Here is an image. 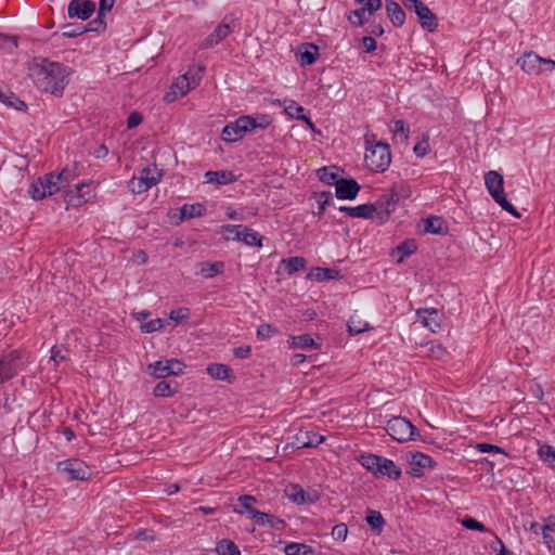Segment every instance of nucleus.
Here are the masks:
<instances>
[{"instance_id":"51","label":"nucleus","mask_w":555,"mask_h":555,"mask_svg":"<svg viewBox=\"0 0 555 555\" xmlns=\"http://www.w3.org/2000/svg\"><path fill=\"white\" fill-rule=\"evenodd\" d=\"M105 17L102 15H99L89 22L87 25H85V28H87L88 31H94V33H101L104 31L106 28V22L104 20Z\"/></svg>"},{"instance_id":"40","label":"nucleus","mask_w":555,"mask_h":555,"mask_svg":"<svg viewBox=\"0 0 555 555\" xmlns=\"http://www.w3.org/2000/svg\"><path fill=\"white\" fill-rule=\"evenodd\" d=\"M286 496L296 504H305L307 503L306 500V492L305 490L298 486V485H291L285 489Z\"/></svg>"},{"instance_id":"11","label":"nucleus","mask_w":555,"mask_h":555,"mask_svg":"<svg viewBox=\"0 0 555 555\" xmlns=\"http://www.w3.org/2000/svg\"><path fill=\"white\" fill-rule=\"evenodd\" d=\"M95 9V2L92 0H72L68 3L67 15L69 18L87 21Z\"/></svg>"},{"instance_id":"5","label":"nucleus","mask_w":555,"mask_h":555,"mask_svg":"<svg viewBox=\"0 0 555 555\" xmlns=\"http://www.w3.org/2000/svg\"><path fill=\"white\" fill-rule=\"evenodd\" d=\"M386 431L392 439L399 442L415 440L416 436H420L417 428L410 421L401 416L389 420L386 425Z\"/></svg>"},{"instance_id":"58","label":"nucleus","mask_w":555,"mask_h":555,"mask_svg":"<svg viewBox=\"0 0 555 555\" xmlns=\"http://www.w3.org/2000/svg\"><path fill=\"white\" fill-rule=\"evenodd\" d=\"M190 311L188 308L173 309L170 312V319L177 323L183 322L189 319Z\"/></svg>"},{"instance_id":"8","label":"nucleus","mask_w":555,"mask_h":555,"mask_svg":"<svg viewBox=\"0 0 555 555\" xmlns=\"http://www.w3.org/2000/svg\"><path fill=\"white\" fill-rule=\"evenodd\" d=\"M149 367L152 370L151 375L160 379L167 376H178L183 374L186 365L178 359H170L156 361L150 364Z\"/></svg>"},{"instance_id":"16","label":"nucleus","mask_w":555,"mask_h":555,"mask_svg":"<svg viewBox=\"0 0 555 555\" xmlns=\"http://www.w3.org/2000/svg\"><path fill=\"white\" fill-rule=\"evenodd\" d=\"M416 313L422 324L433 333L440 328L442 315L437 309H420Z\"/></svg>"},{"instance_id":"37","label":"nucleus","mask_w":555,"mask_h":555,"mask_svg":"<svg viewBox=\"0 0 555 555\" xmlns=\"http://www.w3.org/2000/svg\"><path fill=\"white\" fill-rule=\"evenodd\" d=\"M306 263V259L299 256L289 257L282 260V264H284V268L288 274H294L295 272L305 269Z\"/></svg>"},{"instance_id":"38","label":"nucleus","mask_w":555,"mask_h":555,"mask_svg":"<svg viewBox=\"0 0 555 555\" xmlns=\"http://www.w3.org/2000/svg\"><path fill=\"white\" fill-rule=\"evenodd\" d=\"M424 231L430 234H442L443 233V221L442 218L431 216L424 219Z\"/></svg>"},{"instance_id":"54","label":"nucleus","mask_w":555,"mask_h":555,"mask_svg":"<svg viewBox=\"0 0 555 555\" xmlns=\"http://www.w3.org/2000/svg\"><path fill=\"white\" fill-rule=\"evenodd\" d=\"M54 177L60 181L61 184H64V189L69 186V183L75 178L74 170L69 168H64L59 173H54Z\"/></svg>"},{"instance_id":"52","label":"nucleus","mask_w":555,"mask_h":555,"mask_svg":"<svg viewBox=\"0 0 555 555\" xmlns=\"http://www.w3.org/2000/svg\"><path fill=\"white\" fill-rule=\"evenodd\" d=\"M165 326L163 319H154L141 324V331L144 333H154L160 331Z\"/></svg>"},{"instance_id":"15","label":"nucleus","mask_w":555,"mask_h":555,"mask_svg":"<svg viewBox=\"0 0 555 555\" xmlns=\"http://www.w3.org/2000/svg\"><path fill=\"white\" fill-rule=\"evenodd\" d=\"M415 14L418 17V22L422 28L427 29L433 33L438 27V18L435 13L425 4H418L417 9L414 10Z\"/></svg>"},{"instance_id":"23","label":"nucleus","mask_w":555,"mask_h":555,"mask_svg":"<svg viewBox=\"0 0 555 555\" xmlns=\"http://www.w3.org/2000/svg\"><path fill=\"white\" fill-rule=\"evenodd\" d=\"M300 64L312 65L319 56V48L314 43H304L299 49Z\"/></svg>"},{"instance_id":"1","label":"nucleus","mask_w":555,"mask_h":555,"mask_svg":"<svg viewBox=\"0 0 555 555\" xmlns=\"http://www.w3.org/2000/svg\"><path fill=\"white\" fill-rule=\"evenodd\" d=\"M30 77L36 87L47 93L61 96L70 74L68 67L57 62H51L48 59H41L40 62H34L29 68Z\"/></svg>"},{"instance_id":"24","label":"nucleus","mask_w":555,"mask_h":555,"mask_svg":"<svg viewBox=\"0 0 555 555\" xmlns=\"http://www.w3.org/2000/svg\"><path fill=\"white\" fill-rule=\"evenodd\" d=\"M382 456L372 454V453H362L358 457V462L369 472L374 475H377V472L380 470V462Z\"/></svg>"},{"instance_id":"4","label":"nucleus","mask_w":555,"mask_h":555,"mask_svg":"<svg viewBox=\"0 0 555 555\" xmlns=\"http://www.w3.org/2000/svg\"><path fill=\"white\" fill-rule=\"evenodd\" d=\"M225 241H240L247 246L262 247V236L255 230L243 224H224L221 227Z\"/></svg>"},{"instance_id":"36","label":"nucleus","mask_w":555,"mask_h":555,"mask_svg":"<svg viewBox=\"0 0 555 555\" xmlns=\"http://www.w3.org/2000/svg\"><path fill=\"white\" fill-rule=\"evenodd\" d=\"M317 281L334 280L339 276V271L328 268H314L308 275Z\"/></svg>"},{"instance_id":"60","label":"nucleus","mask_w":555,"mask_h":555,"mask_svg":"<svg viewBox=\"0 0 555 555\" xmlns=\"http://www.w3.org/2000/svg\"><path fill=\"white\" fill-rule=\"evenodd\" d=\"M276 333V330L270 324L260 325L257 330V336L261 339L272 337Z\"/></svg>"},{"instance_id":"44","label":"nucleus","mask_w":555,"mask_h":555,"mask_svg":"<svg viewBox=\"0 0 555 555\" xmlns=\"http://www.w3.org/2000/svg\"><path fill=\"white\" fill-rule=\"evenodd\" d=\"M28 194L35 201H40L47 197L42 177H39L29 185Z\"/></svg>"},{"instance_id":"30","label":"nucleus","mask_w":555,"mask_h":555,"mask_svg":"<svg viewBox=\"0 0 555 555\" xmlns=\"http://www.w3.org/2000/svg\"><path fill=\"white\" fill-rule=\"evenodd\" d=\"M297 440L300 442L302 448H313L321 444L324 441V437L313 431H306L300 434L297 437Z\"/></svg>"},{"instance_id":"22","label":"nucleus","mask_w":555,"mask_h":555,"mask_svg":"<svg viewBox=\"0 0 555 555\" xmlns=\"http://www.w3.org/2000/svg\"><path fill=\"white\" fill-rule=\"evenodd\" d=\"M205 70L204 66H198L197 70L194 74L185 73L182 76V82H185V88L181 87L180 96H183L186 92H189L191 89H194L201 81L203 73Z\"/></svg>"},{"instance_id":"17","label":"nucleus","mask_w":555,"mask_h":555,"mask_svg":"<svg viewBox=\"0 0 555 555\" xmlns=\"http://www.w3.org/2000/svg\"><path fill=\"white\" fill-rule=\"evenodd\" d=\"M82 189H89V183H77L75 189L65 192L64 201L73 207H80L89 201V193H81Z\"/></svg>"},{"instance_id":"31","label":"nucleus","mask_w":555,"mask_h":555,"mask_svg":"<svg viewBox=\"0 0 555 555\" xmlns=\"http://www.w3.org/2000/svg\"><path fill=\"white\" fill-rule=\"evenodd\" d=\"M318 177L323 183L328 185H335V183L339 181L338 168L335 166L322 167L318 170Z\"/></svg>"},{"instance_id":"25","label":"nucleus","mask_w":555,"mask_h":555,"mask_svg":"<svg viewBox=\"0 0 555 555\" xmlns=\"http://www.w3.org/2000/svg\"><path fill=\"white\" fill-rule=\"evenodd\" d=\"M380 470L377 472V475L387 476L393 480H397L401 477V469L395 464L393 461L382 456Z\"/></svg>"},{"instance_id":"20","label":"nucleus","mask_w":555,"mask_h":555,"mask_svg":"<svg viewBox=\"0 0 555 555\" xmlns=\"http://www.w3.org/2000/svg\"><path fill=\"white\" fill-rule=\"evenodd\" d=\"M339 211L346 212L351 218H373L376 207L373 204H362L356 207L340 206Z\"/></svg>"},{"instance_id":"32","label":"nucleus","mask_w":555,"mask_h":555,"mask_svg":"<svg viewBox=\"0 0 555 555\" xmlns=\"http://www.w3.org/2000/svg\"><path fill=\"white\" fill-rule=\"evenodd\" d=\"M371 529L377 533H380L385 526V519L383 515L374 509H369L365 518Z\"/></svg>"},{"instance_id":"49","label":"nucleus","mask_w":555,"mask_h":555,"mask_svg":"<svg viewBox=\"0 0 555 555\" xmlns=\"http://www.w3.org/2000/svg\"><path fill=\"white\" fill-rule=\"evenodd\" d=\"M348 20L356 27L363 26L367 22V17H365V12L362 8L351 11L348 15Z\"/></svg>"},{"instance_id":"26","label":"nucleus","mask_w":555,"mask_h":555,"mask_svg":"<svg viewBox=\"0 0 555 555\" xmlns=\"http://www.w3.org/2000/svg\"><path fill=\"white\" fill-rule=\"evenodd\" d=\"M205 212L206 208L201 203H195L191 205L185 204L180 208L179 220L183 221L185 219H191L194 217H202L203 215H205Z\"/></svg>"},{"instance_id":"21","label":"nucleus","mask_w":555,"mask_h":555,"mask_svg":"<svg viewBox=\"0 0 555 555\" xmlns=\"http://www.w3.org/2000/svg\"><path fill=\"white\" fill-rule=\"evenodd\" d=\"M205 179L208 183L223 185L236 181V176L230 170L207 171L205 173Z\"/></svg>"},{"instance_id":"62","label":"nucleus","mask_w":555,"mask_h":555,"mask_svg":"<svg viewBox=\"0 0 555 555\" xmlns=\"http://www.w3.org/2000/svg\"><path fill=\"white\" fill-rule=\"evenodd\" d=\"M67 352L68 351L65 350V353H64L63 349L61 347L54 346L51 349V360H53L55 364H59L60 362L65 361L67 359V356H66Z\"/></svg>"},{"instance_id":"43","label":"nucleus","mask_w":555,"mask_h":555,"mask_svg":"<svg viewBox=\"0 0 555 555\" xmlns=\"http://www.w3.org/2000/svg\"><path fill=\"white\" fill-rule=\"evenodd\" d=\"M314 198L317 203L319 204V210L317 215L319 217H322L326 206L331 205L333 203V194L330 191H323L314 193Z\"/></svg>"},{"instance_id":"64","label":"nucleus","mask_w":555,"mask_h":555,"mask_svg":"<svg viewBox=\"0 0 555 555\" xmlns=\"http://www.w3.org/2000/svg\"><path fill=\"white\" fill-rule=\"evenodd\" d=\"M302 547L304 543L291 542L285 546L284 552L286 555H301Z\"/></svg>"},{"instance_id":"7","label":"nucleus","mask_w":555,"mask_h":555,"mask_svg":"<svg viewBox=\"0 0 555 555\" xmlns=\"http://www.w3.org/2000/svg\"><path fill=\"white\" fill-rule=\"evenodd\" d=\"M517 64L528 75H539L543 70V65L546 69L552 70L555 68V61L539 56L535 52H527L518 57Z\"/></svg>"},{"instance_id":"29","label":"nucleus","mask_w":555,"mask_h":555,"mask_svg":"<svg viewBox=\"0 0 555 555\" xmlns=\"http://www.w3.org/2000/svg\"><path fill=\"white\" fill-rule=\"evenodd\" d=\"M157 181L158 180L156 178H151L150 182L144 181L143 178H132L128 182V188L132 193L140 194L155 185Z\"/></svg>"},{"instance_id":"2","label":"nucleus","mask_w":555,"mask_h":555,"mask_svg":"<svg viewBox=\"0 0 555 555\" xmlns=\"http://www.w3.org/2000/svg\"><path fill=\"white\" fill-rule=\"evenodd\" d=\"M375 135L365 138L366 151L364 162L366 168L375 172H384L388 169L391 162L390 146L386 142H376Z\"/></svg>"},{"instance_id":"48","label":"nucleus","mask_w":555,"mask_h":555,"mask_svg":"<svg viewBox=\"0 0 555 555\" xmlns=\"http://www.w3.org/2000/svg\"><path fill=\"white\" fill-rule=\"evenodd\" d=\"M222 140L225 142H235L243 138L242 133L238 132V129L236 126H234V122H230L225 125L222 129Z\"/></svg>"},{"instance_id":"14","label":"nucleus","mask_w":555,"mask_h":555,"mask_svg":"<svg viewBox=\"0 0 555 555\" xmlns=\"http://www.w3.org/2000/svg\"><path fill=\"white\" fill-rule=\"evenodd\" d=\"M227 17L220 23L215 30L208 35L199 44L201 49H209L217 46L220 41L225 39L233 29L230 24L225 22Z\"/></svg>"},{"instance_id":"34","label":"nucleus","mask_w":555,"mask_h":555,"mask_svg":"<svg viewBox=\"0 0 555 555\" xmlns=\"http://www.w3.org/2000/svg\"><path fill=\"white\" fill-rule=\"evenodd\" d=\"M42 181L44 184V191L47 193V197L57 193L60 190L64 189V184H61L60 181L54 177L53 172L47 173L42 176Z\"/></svg>"},{"instance_id":"47","label":"nucleus","mask_w":555,"mask_h":555,"mask_svg":"<svg viewBox=\"0 0 555 555\" xmlns=\"http://www.w3.org/2000/svg\"><path fill=\"white\" fill-rule=\"evenodd\" d=\"M63 36L67 38H76L85 33H87V28L85 25L68 23L62 26Z\"/></svg>"},{"instance_id":"19","label":"nucleus","mask_w":555,"mask_h":555,"mask_svg":"<svg viewBox=\"0 0 555 555\" xmlns=\"http://www.w3.org/2000/svg\"><path fill=\"white\" fill-rule=\"evenodd\" d=\"M206 371L214 379L225 380L230 384L235 380L232 369L227 364L212 363L207 366Z\"/></svg>"},{"instance_id":"45","label":"nucleus","mask_w":555,"mask_h":555,"mask_svg":"<svg viewBox=\"0 0 555 555\" xmlns=\"http://www.w3.org/2000/svg\"><path fill=\"white\" fill-rule=\"evenodd\" d=\"M234 126H236L238 132L244 137L246 132L255 129V117L249 115L241 116L234 121Z\"/></svg>"},{"instance_id":"33","label":"nucleus","mask_w":555,"mask_h":555,"mask_svg":"<svg viewBox=\"0 0 555 555\" xmlns=\"http://www.w3.org/2000/svg\"><path fill=\"white\" fill-rule=\"evenodd\" d=\"M224 269V263L222 261L215 262H203L201 268V274L206 279H211L218 274H221Z\"/></svg>"},{"instance_id":"3","label":"nucleus","mask_w":555,"mask_h":555,"mask_svg":"<svg viewBox=\"0 0 555 555\" xmlns=\"http://www.w3.org/2000/svg\"><path fill=\"white\" fill-rule=\"evenodd\" d=\"M485 184L492 198L501 208L515 217H520L517 209L507 201L504 193V179L498 171L491 170L485 176Z\"/></svg>"},{"instance_id":"63","label":"nucleus","mask_w":555,"mask_h":555,"mask_svg":"<svg viewBox=\"0 0 555 555\" xmlns=\"http://www.w3.org/2000/svg\"><path fill=\"white\" fill-rule=\"evenodd\" d=\"M285 521L279 517H275L271 514H268L267 525L268 527L275 529V530H282L285 528Z\"/></svg>"},{"instance_id":"6","label":"nucleus","mask_w":555,"mask_h":555,"mask_svg":"<svg viewBox=\"0 0 555 555\" xmlns=\"http://www.w3.org/2000/svg\"><path fill=\"white\" fill-rule=\"evenodd\" d=\"M23 352L11 350L0 357V385L17 375L23 365Z\"/></svg>"},{"instance_id":"59","label":"nucleus","mask_w":555,"mask_h":555,"mask_svg":"<svg viewBox=\"0 0 555 555\" xmlns=\"http://www.w3.org/2000/svg\"><path fill=\"white\" fill-rule=\"evenodd\" d=\"M391 131L395 134L400 133L404 137V139H408L410 128L403 120L398 119L393 121V127L391 128Z\"/></svg>"},{"instance_id":"13","label":"nucleus","mask_w":555,"mask_h":555,"mask_svg":"<svg viewBox=\"0 0 555 555\" xmlns=\"http://www.w3.org/2000/svg\"><path fill=\"white\" fill-rule=\"evenodd\" d=\"M409 463L412 466L409 474L413 477L420 478L423 476V468H435L436 462L429 456L421 452L411 453Z\"/></svg>"},{"instance_id":"56","label":"nucleus","mask_w":555,"mask_h":555,"mask_svg":"<svg viewBox=\"0 0 555 555\" xmlns=\"http://www.w3.org/2000/svg\"><path fill=\"white\" fill-rule=\"evenodd\" d=\"M462 525L469 530H476L480 532L488 531L483 524L472 517H466L465 519H463Z\"/></svg>"},{"instance_id":"57","label":"nucleus","mask_w":555,"mask_h":555,"mask_svg":"<svg viewBox=\"0 0 555 555\" xmlns=\"http://www.w3.org/2000/svg\"><path fill=\"white\" fill-rule=\"evenodd\" d=\"M347 533H348V527L346 524H343V522L334 526L332 529V532H331L332 537L338 541L346 540Z\"/></svg>"},{"instance_id":"53","label":"nucleus","mask_w":555,"mask_h":555,"mask_svg":"<svg viewBox=\"0 0 555 555\" xmlns=\"http://www.w3.org/2000/svg\"><path fill=\"white\" fill-rule=\"evenodd\" d=\"M539 455L544 462L555 466V450L551 446H542L539 449Z\"/></svg>"},{"instance_id":"39","label":"nucleus","mask_w":555,"mask_h":555,"mask_svg":"<svg viewBox=\"0 0 555 555\" xmlns=\"http://www.w3.org/2000/svg\"><path fill=\"white\" fill-rule=\"evenodd\" d=\"M216 552L218 555H241L237 545L228 539H222L217 543Z\"/></svg>"},{"instance_id":"28","label":"nucleus","mask_w":555,"mask_h":555,"mask_svg":"<svg viewBox=\"0 0 555 555\" xmlns=\"http://www.w3.org/2000/svg\"><path fill=\"white\" fill-rule=\"evenodd\" d=\"M0 102L5 104L9 107H13L17 111H25L27 105L24 101L20 100L13 92L11 91H2L0 90Z\"/></svg>"},{"instance_id":"42","label":"nucleus","mask_w":555,"mask_h":555,"mask_svg":"<svg viewBox=\"0 0 555 555\" xmlns=\"http://www.w3.org/2000/svg\"><path fill=\"white\" fill-rule=\"evenodd\" d=\"M347 326H348V332L351 335H358V334H361V333L370 330L369 323L366 321L362 320L358 315H352L349 319Z\"/></svg>"},{"instance_id":"12","label":"nucleus","mask_w":555,"mask_h":555,"mask_svg":"<svg viewBox=\"0 0 555 555\" xmlns=\"http://www.w3.org/2000/svg\"><path fill=\"white\" fill-rule=\"evenodd\" d=\"M335 195L338 199H354L360 190V184L352 178L349 179H339L338 182L335 183Z\"/></svg>"},{"instance_id":"61","label":"nucleus","mask_w":555,"mask_h":555,"mask_svg":"<svg viewBox=\"0 0 555 555\" xmlns=\"http://www.w3.org/2000/svg\"><path fill=\"white\" fill-rule=\"evenodd\" d=\"M413 151L417 157H424L425 155H427L429 153L428 139H424L421 142H417Z\"/></svg>"},{"instance_id":"18","label":"nucleus","mask_w":555,"mask_h":555,"mask_svg":"<svg viewBox=\"0 0 555 555\" xmlns=\"http://www.w3.org/2000/svg\"><path fill=\"white\" fill-rule=\"evenodd\" d=\"M385 9L387 16L389 17L391 24L393 27L399 28L401 27L405 22V12L400 7V4L395 0H386L385 1Z\"/></svg>"},{"instance_id":"46","label":"nucleus","mask_w":555,"mask_h":555,"mask_svg":"<svg viewBox=\"0 0 555 555\" xmlns=\"http://www.w3.org/2000/svg\"><path fill=\"white\" fill-rule=\"evenodd\" d=\"M256 502V499L255 496L253 495H248V494H245V495H241L238 498V503H240V506L243 508L242 511H240V513H245L247 514V516L249 518H251L254 516V514L257 512V509H255L253 507V504Z\"/></svg>"},{"instance_id":"27","label":"nucleus","mask_w":555,"mask_h":555,"mask_svg":"<svg viewBox=\"0 0 555 555\" xmlns=\"http://www.w3.org/2000/svg\"><path fill=\"white\" fill-rule=\"evenodd\" d=\"M291 346L300 349H319L320 345L309 334L292 336L289 338Z\"/></svg>"},{"instance_id":"10","label":"nucleus","mask_w":555,"mask_h":555,"mask_svg":"<svg viewBox=\"0 0 555 555\" xmlns=\"http://www.w3.org/2000/svg\"><path fill=\"white\" fill-rule=\"evenodd\" d=\"M399 194L395 191L388 194L382 195L373 206L376 207L375 214H377L380 222H385L395 210L396 205L399 202Z\"/></svg>"},{"instance_id":"55","label":"nucleus","mask_w":555,"mask_h":555,"mask_svg":"<svg viewBox=\"0 0 555 555\" xmlns=\"http://www.w3.org/2000/svg\"><path fill=\"white\" fill-rule=\"evenodd\" d=\"M476 449L479 452H482V453H485V452H495V453H501V454H503L505 456H509V454L504 449H502L499 446L491 444V443H486V442L477 443L476 444Z\"/></svg>"},{"instance_id":"9","label":"nucleus","mask_w":555,"mask_h":555,"mask_svg":"<svg viewBox=\"0 0 555 555\" xmlns=\"http://www.w3.org/2000/svg\"><path fill=\"white\" fill-rule=\"evenodd\" d=\"M61 473L67 475L69 480H87L91 476L89 467L78 459H70L59 463Z\"/></svg>"},{"instance_id":"41","label":"nucleus","mask_w":555,"mask_h":555,"mask_svg":"<svg viewBox=\"0 0 555 555\" xmlns=\"http://www.w3.org/2000/svg\"><path fill=\"white\" fill-rule=\"evenodd\" d=\"M178 384L175 383L173 387L171 383L166 380H160L156 384L153 389V395L155 397H171L177 392Z\"/></svg>"},{"instance_id":"35","label":"nucleus","mask_w":555,"mask_h":555,"mask_svg":"<svg viewBox=\"0 0 555 555\" xmlns=\"http://www.w3.org/2000/svg\"><path fill=\"white\" fill-rule=\"evenodd\" d=\"M416 244L413 240H410V241H404L403 243H401L400 245H398L395 249H393V254H397L399 255V258H398V262H403V260L411 256L412 254H414L416 251Z\"/></svg>"},{"instance_id":"50","label":"nucleus","mask_w":555,"mask_h":555,"mask_svg":"<svg viewBox=\"0 0 555 555\" xmlns=\"http://www.w3.org/2000/svg\"><path fill=\"white\" fill-rule=\"evenodd\" d=\"M356 3L363 4L362 9L369 15L377 12L382 5V0H354Z\"/></svg>"}]
</instances>
